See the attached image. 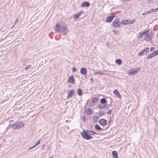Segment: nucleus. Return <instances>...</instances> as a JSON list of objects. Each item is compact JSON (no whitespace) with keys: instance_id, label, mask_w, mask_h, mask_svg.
Instances as JSON below:
<instances>
[{"instance_id":"nucleus-1","label":"nucleus","mask_w":158,"mask_h":158,"mask_svg":"<svg viewBox=\"0 0 158 158\" xmlns=\"http://www.w3.org/2000/svg\"><path fill=\"white\" fill-rule=\"evenodd\" d=\"M55 30L56 32L61 33L63 35L67 33L68 29L66 25H64L63 22H58L56 25Z\"/></svg>"},{"instance_id":"nucleus-2","label":"nucleus","mask_w":158,"mask_h":158,"mask_svg":"<svg viewBox=\"0 0 158 158\" xmlns=\"http://www.w3.org/2000/svg\"><path fill=\"white\" fill-rule=\"evenodd\" d=\"M96 134V133L95 131L89 130H84L83 132L81 133V135L82 137L87 140H89L93 138V137L91 135Z\"/></svg>"},{"instance_id":"nucleus-3","label":"nucleus","mask_w":158,"mask_h":158,"mask_svg":"<svg viewBox=\"0 0 158 158\" xmlns=\"http://www.w3.org/2000/svg\"><path fill=\"white\" fill-rule=\"evenodd\" d=\"M149 30H146L141 33H139L138 37L140 39H142L144 36L143 40H148L149 38V35H148Z\"/></svg>"},{"instance_id":"nucleus-4","label":"nucleus","mask_w":158,"mask_h":158,"mask_svg":"<svg viewBox=\"0 0 158 158\" xmlns=\"http://www.w3.org/2000/svg\"><path fill=\"white\" fill-rule=\"evenodd\" d=\"M24 125V124L23 122L19 121L15 122V123L12 124L10 126V127L14 130L19 129L23 127Z\"/></svg>"},{"instance_id":"nucleus-5","label":"nucleus","mask_w":158,"mask_h":158,"mask_svg":"<svg viewBox=\"0 0 158 158\" xmlns=\"http://www.w3.org/2000/svg\"><path fill=\"white\" fill-rule=\"evenodd\" d=\"M119 22V19L118 18L114 20V21L112 23L111 25L114 28L119 27L120 26Z\"/></svg>"},{"instance_id":"nucleus-6","label":"nucleus","mask_w":158,"mask_h":158,"mask_svg":"<svg viewBox=\"0 0 158 158\" xmlns=\"http://www.w3.org/2000/svg\"><path fill=\"white\" fill-rule=\"evenodd\" d=\"M149 47H148L145 48V49H144L143 50L140 51L138 53V55L139 56H142L143 55H147L149 52Z\"/></svg>"},{"instance_id":"nucleus-7","label":"nucleus","mask_w":158,"mask_h":158,"mask_svg":"<svg viewBox=\"0 0 158 158\" xmlns=\"http://www.w3.org/2000/svg\"><path fill=\"white\" fill-rule=\"evenodd\" d=\"M75 93V91L74 89H71L69 91L67 92V94L68 95L67 98L69 99L73 97Z\"/></svg>"},{"instance_id":"nucleus-8","label":"nucleus","mask_w":158,"mask_h":158,"mask_svg":"<svg viewBox=\"0 0 158 158\" xmlns=\"http://www.w3.org/2000/svg\"><path fill=\"white\" fill-rule=\"evenodd\" d=\"M112 15L108 16L107 17V19L105 20V22L107 23H110L112 21L113 19L115 16V15L111 14Z\"/></svg>"},{"instance_id":"nucleus-9","label":"nucleus","mask_w":158,"mask_h":158,"mask_svg":"<svg viewBox=\"0 0 158 158\" xmlns=\"http://www.w3.org/2000/svg\"><path fill=\"white\" fill-rule=\"evenodd\" d=\"M140 68L139 67H138L136 68H135V69H132L130 70V71L129 73V74H135L136 73H137L138 71L140 69Z\"/></svg>"},{"instance_id":"nucleus-10","label":"nucleus","mask_w":158,"mask_h":158,"mask_svg":"<svg viewBox=\"0 0 158 158\" xmlns=\"http://www.w3.org/2000/svg\"><path fill=\"white\" fill-rule=\"evenodd\" d=\"M99 124L102 126H105L107 123V121L105 119H102L99 121Z\"/></svg>"},{"instance_id":"nucleus-11","label":"nucleus","mask_w":158,"mask_h":158,"mask_svg":"<svg viewBox=\"0 0 158 158\" xmlns=\"http://www.w3.org/2000/svg\"><path fill=\"white\" fill-rule=\"evenodd\" d=\"M75 82V80L73 76H70L68 79V82L73 84Z\"/></svg>"},{"instance_id":"nucleus-12","label":"nucleus","mask_w":158,"mask_h":158,"mask_svg":"<svg viewBox=\"0 0 158 158\" xmlns=\"http://www.w3.org/2000/svg\"><path fill=\"white\" fill-rule=\"evenodd\" d=\"M80 73L83 75H85L87 74V70L85 68H83L80 70Z\"/></svg>"},{"instance_id":"nucleus-13","label":"nucleus","mask_w":158,"mask_h":158,"mask_svg":"<svg viewBox=\"0 0 158 158\" xmlns=\"http://www.w3.org/2000/svg\"><path fill=\"white\" fill-rule=\"evenodd\" d=\"M83 11H81L75 15L73 16V19H77L83 13Z\"/></svg>"},{"instance_id":"nucleus-14","label":"nucleus","mask_w":158,"mask_h":158,"mask_svg":"<svg viewBox=\"0 0 158 158\" xmlns=\"http://www.w3.org/2000/svg\"><path fill=\"white\" fill-rule=\"evenodd\" d=\"M92 111L91 108H88L86 110V113L87 115H90L92 114Z\"/></svg>"},{"instance_id":"nucleus-15","label":"nucleus","mask_w":158,"mask_h":158,"mask_svg":"<svg viewBox=\"0 0 158 158\" xmlns=\"http://www.w3.org/2000/svg\"><path fill=\"white\" fill-rule=\"evenodd\" d=\"M90 6V3L89 2H85L82 3L81 4V6L84 7L85 6L89 7Z\"/></svg>"},{"instance_id":"nucleus-16","label":"nucleus","mask_w":158,"mask_h":158,"mask_svg":"<svg viewBox=\"0 0 158 158\" xmlns=\"http://www.w3.org/2000/svg\"><path fill=\"white\" fill-rule=\"evenodd\" d=\"M113 92L118 98H121V96L120 95L119 92L117 90V89H114Z\"/></svg>"},{"instance_id":"nucleus-17","label":"nucleus","mask_w":158,"mask_h":158,"mask_svg":"<svg viewBox=\"0 0 158 158\" xmlns=\"http://www.w3.org/2000/svg\"><path fill=\"white\" fill-rule=\"evenodd\" d=\"M40 139H39V140H38V141L33 146L29 148L28 149V150H31V149L34 148H35V147L37 146L39 144H40Z\"/></svg>"},{"instance_id":"nucleus-18","label":"nucleus","mask_w":158,"mask_h":158,"mask_svg":"<svg viewBox=\"0 0 158 158\" xmlns=\"http://www.w3.org/2000/svg\"><path fill=\"white\" fill-rule=\"evenodd\" d=\"M112 154L113 158H118L117 152L116 151H113L112 152Z\"/></svg>"},{"instance_id":"nucleus-19","label":"nucleus","mask_w":158,"mask_h":158,"mask_svg":"<svg viewBox=\"0 0 158 158\" xmlns=\"http://www.w3.org/2000/svg\"><path fill=\"white\" fill-rule=\"evenodd\" d=\"M98 98L96 97L93 98L90 102L91 103H94L95 102H97L98 101Z\"/></svg>"},{"instance_id":"nucleus-20","label":"nucleus","mask_w":158,"mask_h":158,"mask_svg":"<svg viewBox=\"0 0 158 158\" xmlns=\"http://www.w3.org/2000/svg\"><path fill=\"white\" fill-rule=\"evenodd\" d=\"M100 102L102 104H105L107 102V101L106 99L102 98L101 99Z\"/></svg>"},{"instance_id":"nucleus-21","label":"nucleus","mask_w":158,"mask_h":158,"mask_svg":"<svg viewBox=\"0 0 158 158\" xmlns=\"http://www.w3.org/2000/svg\"><path fill=\"white\" fill-rule=\"evenodd\" d=\"M95 128L97 130L101 131L102 130V129L100 127V126L98 124H96L95 126Z\"/></svg>"},{"instance_id":"nucleus-22","label":"nucleus","mask_w":158,"mask_h":158,"mask_svg":"<svg viewBox=\"0 0 158 158\" xmlns=\"http://www.w3.org/2000/svg\"><path fill=\"white\" fill-rule=\"evenodd\" d=\"M103 73L102 71H97L94 73V75H102Z\"/></svg>"},{"instance_id":"nucleus-23","label":"nucleus","mask_w":158,"mask_h":158,"mask_svg":"<svg viewBox=\"0 0 158 158\" xmlns=\"http://www.w3.org/2000/svg\"><path fill=\"white\" fill-rule=\"evenodd\" d=\"M121 23L124 25L127 24H128V20H122L121 22Z\"/></svg>"},{"instance_id":"nucleus-24","label":"nucleus","mask_w":158,"mask_h":158,"mask_svg":"<svg viewBox=\"0 0 158 158\" xmlns=\"http://www.w3.org/2000/svg\"><path fill=\"white\" fill-rule=\"evenodd\" d=\"M115 62L118 65L122 63V61L120 59H117L115 60Z\"/></svg>"},{"instance_id":"nucleus-25","label":"nucleus","mask_w":158,"mask_h":158,"mask_svg":"<svg viewBox=\"0 0 158 158\" xmlns=\"http://www.w3.org/2000/svg\"><path fill=\"white\" fill-rule=\"evenodd\" d=\"M106 106V104H99L98 105V107L100 108H104Z\"/></svg>"},{"instance_id":"nucleus-26","label":"nucleus","mask_w":158,"mask_h":158,"mask_svg":"<svg viewBox=\"0 0 158 158\" xmlns=\"http://www.w3.org/2000/svg\"><path fill=\"white\" fill-rule=\"evenodd\" d=\"M77 93L79 96H81L82 94V89H77Z\"/></svg>"},{"instance_id":"nucleus-27","label":"nucleus","mask_w":158,"mask_h":158,"mask_svg":"<svg viewBox=\"0 0 158 158\" xmlns=\"http://www.w3.org/2000/svg\"><path fill=\"white\" fill-rule=\"evenodd\" d=\"M153 57H154V56L153 54L152 53H151L149 54H148V56H147V58L148 59H149L152 58Z\"/></svg>"},{"instance_id":"nucleus-28","label":"nucleus","mask_w":158,"mask_h":158,"mask_svg":"<svg viewBox=\"0 0 158 158\" xmlns=\"http://www.w3.org/2000/svg\"><path fill=\"white\" fill-rule=\"evenodd\" d=\"M154 56L158 55V51H155L152 52Z\"/></svg>"},{"instance_id":"nucleus-29","label":"nucleus","mask_w":158,"mask_h":158,"mask_svg":"<svg viewBox=\"0 0 158 158\" xmlns=\"http://www.w3.org/2000/svg\"><path fill=\"white\" fill-rule=\"evenodd\" d=\"M98 118V116L97 115H95L93 116V118L94 120L95 121H96Z\"/></svg>"},{"instance_id":"nucleus-30","label":"nucleus","mask_w":158,"mask_h":158,"mask_svg":"<svg viewBox=\"0 0 158 158\" xmlns=\"http://www.w3.org/2000/svg\"><path fill=\"white\" fill-rule=\"evenodd\" d=\"M135 21V20H128V24H132L134 23Z\"/></svg>"},{"instance_id":"nucleus-31","label":"nucleus","mask_w":158,"mask_h":158,"mask_svg":"<svg viewBox=\"0 0 158 158\" xmlns=\"http://www.w3.org/2000/svg\"><path fill=\"white\" fill-rule=\"evenodd\" d=\"M100 117L103 115L104 114V112L103 111H99V113Z\"/></svg>"},{"instance_id":"nucleus-32","label":"nucleus","mask_w":158,"mask_h":158,"mask_svg":"<svg viewBox=\"0 0 158 158\" xmlns=\"http://www.w3.org/2000/svg\"><path fill=\"white\" fill-rule=\"evenodd\" d=\"M112 111L111 109L109 110L107 112V114H110L111 113Z\"/></svg>"},{"instance_id":"nucleus-33","label":"nucleus","mask_w":158,"mask_h":158,"mask_svg":"<svg viewBox=\"0 0 158 158\" xmlns=\"http://www.w3.org/2000/svg\"><path fill=\"white\" fill-rule=\"evenodd\" d=\"M149 13H152L155 12L154 9H152L149 11Z\"/></svg>"},{"instance_id":"nucleus-34","label":"nucleus","mask_w":158,"mask_h":158,"mask_svg":"<svg viewBox=\"0 0 158 158\" xmlns=\"http://www.w3.org/2000/svg\"><path fill=\"white\" fill-rule=\"evenodd\" d=\"M31 65H27V66L24 68L25 70L29 68H30L31 66Z\"/></svg>"},{"instance_id":"nucleus-35","label":"nucleus","mask_w":158,"mask_h":158,"mask_svg":"<svg viewBox=\"0 0 158 158\" xmlns=\"http://www.w3.org/2000/svg\"><path fill=\"white\" fill-rule=\"evenodd\" d=\"M76 71V69L75 67H73L72 69V71L73 72H75Z\"/></svg>"},{"instance_id":"nucleus-36","label":"nucleus","mask_w":158,"mask_h":158,"mask_svg":"<svg viewBox=\"0 0 158 158\" xmlns=\"http://www.w3.org/2000/svg\"><path fill=\"white\" fill-rule=\"evenodd\" d=\"M154 47H152L151 48L150 51H152L154 50Z\"/></svg>"},{"instance_id":"nucleus-37","label":"nucleus","mask_w":158,"mask_h":158,"mask_svg":"<svg viewBox=\"0 0 158 158\" xmlns=\"http://www.w3.org/2000/svg\"><path fill=\"white\" fill-rule=\"evenodd\" d=\"M18 21H19V19H16V21L15 22V24L17 22H18Z\"/></svg>"},{"instance_id":"nucleus-38","label":"nucleus","mask_w":158,"mask_h":158,"mask_svg":"<svg viewBox=\"0 0 158 158\" xmlns=\"http://www.w3.org/2000/svg\"><path fill=\"white\" fill-rule=\"evenodd\" d=\"M155 12H156L158 10V8H157L156 9H154Z\"/></svg>"},{"instance_id":"nucleus-39","label":"nucleus","mask_w":158,"mask_h":158,"mask_svg":"<svg viewBox=\"0 0 158 158\" xmlns=\"http://www.w3.org/2000/svg\"><path fill=\"white\" fill-rule=\"evenodd\" d=\"M90 81L91 82H93V78L92 77H91L90 79Z\"/></svg>"},{"instance_id":"nucleus-40","label":"nucleus","mask_w":158,"mask_h":158,"mask_svg":"<svg viewBox=\"0 0 158 158\" xmlns=\"http://www.w3.org/2000/svg\"><path fill=\"white\" fill-rule=\"evenodd\" d=\"M145 13H146V14H148L149 13H149V11H148L146 12Z\"/></svg>"},{"instance_id":"nucleus-41","label":"nucleus","mask_w":158,"mask_h":158,"mask_svg":"<svg viewBox=\"0 0 158 158\" xmlns=\"http://www.w3.org/2000/svg\"><path fill=\"white\" fill-rule=\"evenodd\" d=\"M65 122H66V123H68L69 122V120H66Z\"/></svg>"},{"instance_id":"nucleus-42","label":"nucleus","mask_w":158,"mask_h":158,"mask_svg":"<svg viewBox=\"0 0 158 158\" xmlns=\"http://www.w3.org/2000/svg\"><path fill=\"white\" fill-rule=\"evenodd\" d=\"M44 145H43L42 146V147H41V148L42 149L43 148H44Z\"/></svg>"},{"instance_id":"nucleus-43","label":"nucleus","mask_w":158,"mask_h":158,"mask_svg":"<svg viewBox=\"0 0 158 158\" xmlns=\"http://www.w3.org/2000/svg\"><path fill=\"white\" fill-rule=\"evenodd\" d=\"M14 26H15V25H14V26H13L11 27V28H13Z\"/></svg>"},{"instance_id":"nucleus-44","label":"nucleus","mask_w":158,"mask_h":158,"mask_svg":"<svg viewBox=\"0 0 158 158\" xmlns=\"http://www.w3.org/2000/svg\"><path fill=\"white\" fill-rule=\"evenodd\" d=\"M50 158H53V157H51Z\"/></svg>"},{"instance_id":"nucleus-45","label":"nucleus","mask_w":158,"mask_h":158,"mask_svg":"<svg viewBox=\"0 0 158 158\" xmlns=\"http://www.w3.org/2000/svg\"><path fill=\"white\" fill-rule=\"evenodd\" d=\"M113 32L114 33L115 32V31H113Z\"/></svg>"},{"instance_id":"nucleus-46","label":"nucleus","mask_w":158,"mask_h":158,"mask_svg":"<svg viewBox=\"0 0 158 158\" xmlns=\"http://www.w3.org/2000/svg\"><path fill=\"white\" fill-rule=\"evenodd\" d=\"M157 48H158V46H157Z\"/></svg>"},{"instance_id":"nucleus-47","label":"nucleus","mask_w":158,"mask_h":158,"mask_svg":"<svg viewBox=\"0 0 158 158\" xmlns=\"http://www.w3.org/2000/svg\"><path fill=\"white\" fill-rule=\"evenodd\" d=\"M1 147V145H0V147Z\"/></svg>"}]
</instances>
